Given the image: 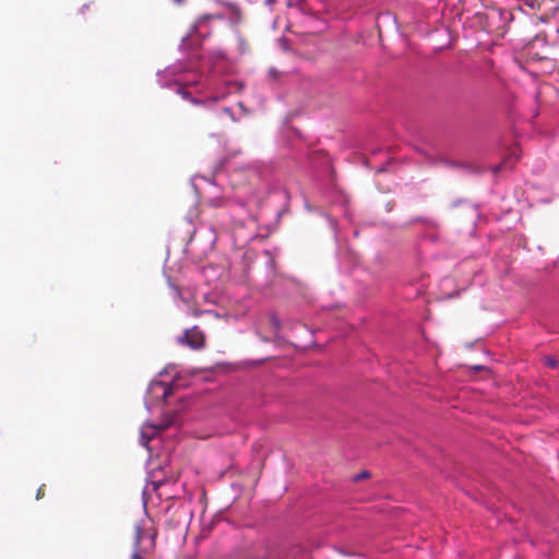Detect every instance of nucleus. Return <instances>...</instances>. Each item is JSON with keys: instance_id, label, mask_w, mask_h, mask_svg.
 <instances>
[{"instance_id": "13", "label": "nucleus", "mask_w": 559, "mask_h": 559, "mask_svg": "<svg viewBox=\"0 0 559 559\" xmlns=\"http://www.w3.org/2000/svg\"><path fill=\"white\" fill-rule=\"evenodd\" d=\"M151 485H152V489L156 490L160 486V483L153 481V483H151Z\"/></svg>"}, {"instance_id": "4", "label": "nucleus", "mask_w": 559, "mask_h": 559, "mask_svg": "<svg viewBox=\"0 0 559 559\" xmlns=\"http://www.w3.org/2000/svg\"><path fill=\"white\" fill-rule=\"evenodd\" d=\"M173 394V385L159 380L151 381L147 388V396L145 399V407L152 412L154 400H166Z\"/></svg>"}, {"instance_id": "19", "label": "nucleus", "mask_w": 559, "mask_h": 559, "mask_svg": "<svg viewBox=\"0 0 559 559\" xmlns=\"http://www.w3.org/2000/svg\"><path fill=\"white\" fill-rule=\"evenodd\" d=\"M211 204H212L213 206H217V205H218V203H217L215 200H212V201H211Z\"/></svg>"}, {"instance_id": "9", "label": "nucleus", "mask_w": 559, "mask_h": 559, "mask_svg": "<svg viewBox=\"0 0 559 559\" xmlns=\"http://www.w3.org/2000/svg\"><path fill=\"white\" fill-rule=\"evenodd\" d=\"M369 476V473L367 471H364L359 474H357L355 477H354V480H359V479H362V478H366Z\"/></svg>"}, {"instance_id": "18", "label": "nucleus", "mask_w": 559, "mask_h": 559, "mask_svg": "<svg viewBox=\"0 0 559 559\" xmlns=\"http://www.w3.org/2000/svg\"><path fill=\"white\" fill-rule=\"evenodd\" d=\"M548 362H549V365H550V366H552V367H555V366H556V362H555L554 360H551V359H548Z\"/></svg>"}, {"instance_id": "14", "label": "nucleus", "mask_w": 559, "mask_h": 559, "mask_svg": "<svg viewBox=\"0 0 559 559\" xmlns=\"http://www.w3.org/2000/svg\"><path fill=\"white\" fill-rule=\"evenodd\" d=\"M175 4L181 5L185 3V0H173Z\"/></svg>"}, {"instance_id": "20", "label": "nucleus", "mask_w": 559, "mask_h": 559, "mask_svg": "<svg viewBox=\"0 0 559 559\" xmlns=\"http://www.w3.org/2000/svg\"><path fill=\"white\" fill-rule=\"evenodd\" d=\"M383 170H384L383 167L378 168V171H383Z\"/></svg>"}, {"instance_id": "17", "label": "nucleus", "mask_w": 559, "mask_h": 559, "mask_svg": "<svg viewBox=\"0 0 559 559\" xmlns=\"http://www.w3.org/2000/svg\"><path fill=\"white\" fill-rule=\"evenodd\" d=\"M40 495H41V488H39V489L37 490L36 498H37V499H39V498H40Z\"/></svg>"}, {"instance_id": "15", "label": "nucleus", "mask_w": 559, "mask_h": 559, "mask_svg": "<svg viewBox=\"0 0 559 559\" xmlns=\"http://www.w3.org/2000/svg\"><path fill=\"white\" fill-rule=\"evenodd\" d=\"M217 57L224 59L226 56H225V52L217 51Z\"/></svg>"}, {"instance_id": "6", "label": "nucleus", "mask_w": 559, "mask_h": 559, "mask_svg": "<svg viewBox=\"0 0 559 559\" xmlns=\"http://www.w3.org/2000/svg\"><path fill=\"white\" fill-rule=\"evenodd\" d=\"M166 427H167V425H164L160 427V429H165ZM158 430H159V427H157L155 424H153L151 421L145 423L142 426L141 432H140L141 445L146 448L148 445L150 441L156 436Z\"/></svg>"}, {"instance_id": "3", "label": "nucleus", "mask_w": 559, "mask_h": 559, "mask_svg": "<svg viewBox=\"0 0 559 559\" xmlns=\"http://www.w3.org/2000/svg\"><path fill=\"white\" fill-rule=\"evenodd\" d=\"M212 19L213 16L209 14L200 17L191 28L190 33L182 38L180 47L198 45V37H200V39H205L207 36H210V22Z\"/></svg>"}, {"instance_id": "1", "label": "nucleus", "mask_w": 559, "mask_h": 559, "mask_svg": "<svg viewBox=\"0 0 559 559\" xmlns=\"http://www.w3.org/2000/svg\"><path fill=\"white\" fill-rule=\"evenodd\" d=\"M183 71L181 63L173 64L166 68L164 71L157 72V80L162 87H170L171 85L177 86V93L182 98L189 100L193 105H202L204 107H211L214 103L222 100L230 93L234 83L226 85L225 92H219L214 88L212 80L210 78H203L198 75V79L193 80H178L165 81V75H177Z\"/></svg>"}, {"instance_id": "11", "label": "nucleus", "mask_w": 559, "mask_h": 559, "mask_svg": "<svg viewBox=\"0 0 559 559\" xmlns=\"http://www.w3.org/2000/svg\"><path fill=\"white\" fill-rule=\"evenodd\" d=\"M171 288L174 289L176 297H180L181 296L180 289L177 286L171 285Z\"/></svg>"}, {"instance_id": "5", "label": "nucleus", "mask_w": 559, "mask_h": 559, "mask_svg": "<svg viewBox=\"0 0 559 559\" xmlns=\"http://www.w3.org/2000/svg\"><path fill=\"white\" fill-rule=\"evenodd\" d=\"M177 341L191 349H201L205 345L204 334L198 326L185 330L183 334L178 336Z\"/></svg>"}, {"instance_id": "8", "label": "nucleus", "mask_w": 559, "mask_h": 559, "mask_svg": "<svg viewBox=\"0 0 559 559\" xmlns=\"http://www.w3.org/2000/svg\"><path fill=\"white\" fill-rule=\"evenodd\" d=\"M148 486L150 485H146L145 488L143 489V492H142L144 510H146V504H147L146 492H147Z\"/></svg>"}, {"instance_id": "7", "label": "nucleus", "mask_w": 559, "mask_h": 559, "mask_svg": "<svg viewBox=\"0 0 559 559\" xmlns=\"http://www.w3.org/2000/svg\"><path fill=\"white\" fill-rule=\"evenodd\" d=\"M194 234L197 236H200V237H205L206 241L211 246H213L216 242V239H217L215 228L212 225H207V224H204V223L200 224L195 228Z\"/></svg>"}, {"instance_id": "2", "label": "nucleus", "mask_w": 559, "mask_h": 559, "mask_svg": "<svg viewBox=\"0 0 559 559\" xmlns=\"http://www.w3.org/2000/svg\"><path fill=\"white\" fill-rule=\"evenodd\" d=\"M157 532L150 519H143L135 525L134 550L132 559H142L156 546Z\"/></svg>"}, {"instance_id": "12", "label": "nucleus", "mask_w": 559, "mask_h": 559, "mask_svg": "<svg viewBox=\"0 0 559 559\" xmlns=\"http://www.w3.org/2000/svg\"><path fill=\"white\" fill-rule=\"evenodd\" d=\"M223 111L227 115H229L230 117H233V112H231V109L229 107H224L223 108Z\"/></svg>"}, {"instance_id": "16", "label": "nucleus", "mask_w": 559, "mask_h": 559, "mask_svg": "<svg viewBox=\"0 0 559 559\" xmlns=\"http://www.w3.org/2000/svg\"><path fill=\"white\" fill-rule=\"evenodd\" d=\"M273 322H274V325L278 329V328H280V322H278V320L274 318V319H273Z\"/></svg>"}, {"instance_id": "10", "label": "nucleus", "mask_w": 559, "mask_h": 559, "mask_svg": "<svg viewBox=\"0 0 559 559\" xmlns=\"http://www.w3.org/2000/svg\"><path fill=\"white\" fill-rule=\"evenodd\" d=\"M203 313H212V311H211V310L194 311V312H193V316H194V317H200V316H202Z\"/></svg>"}]
</instances>
